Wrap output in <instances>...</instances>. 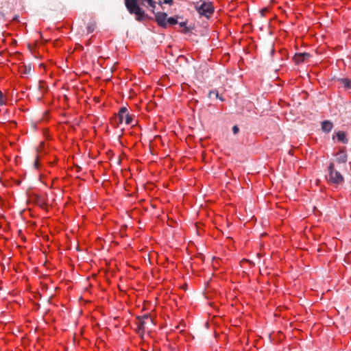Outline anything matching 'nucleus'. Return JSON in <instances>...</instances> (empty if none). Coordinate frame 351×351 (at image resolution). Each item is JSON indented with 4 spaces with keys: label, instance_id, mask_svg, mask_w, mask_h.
<instances>
[{
    "label": "nucleus",
    "instance_id": "nucleus-13",
    "mask_svg": "<svg viewBox=\"0 0 351 351\" xmlns=\"http://www.w3.org/2000/svg\"><path fill=\"white\" fill-rule=\"evenodd\" d=\"M337 138L339 141L342 142L343 143H348V138L346 136V134L343 132L339 131L336 133Z\"/></svg>",
    "mask_w": 351,
    "mask_h": 351
},
{
    "label": "nucleus",
    "instance_id": "nucleus-16",
    "mask_svg": "<svg viewBox=\"0 0 351 351\" xmlns=\"http://www.w3.org/2000/svg\"><path fill=\"white\" fill-rule=\"evenodd\" d=\"M5 104V100L3 96V94L1 91H0V106H3Z\"/></svg>",
    "mask_w": 351,
    "mask_h": 351
},
{
    "label": "nucleus",
    "instance_id": "nucleus-3",
    "mask_svg": "<svg viewBox=\"0 0 351 351\" xmlns=\"http://www.w3.org/2000/svg\"><path fill=\"white\" fill-rule=\"evenodd\" d=\"M328 180L336 184H342L344 181L343 177L340 172L335 169L333 163H330L328 167Z\"/></svg>",
    "mask_w": 351,
    "mask_h": 351
},
{
    "label": "nucleus",
    "instance_id": "nucleus-5",
    "mask_svg": "<svg viewBox=\"0 0 351 351\" xmlns=\"http://www.w3.org/2000/svg\"><path fill=\"white\" fill-rule=\"evenodd\" d=\"M116 119H118V123L125 122L126 125H130L132 121V118L128 114L126 107L121 108L118 113V117Z\"/></svg>",
    "mask_w": 351,
    "mask_h": 351
},
{
    "label": "nucleus",
    "instance_id": "nucleus-1",
    "mask_svg": "<svg viewBox=\"0 0 351 351\" xmlns=\"http://www.w3.org/2000/svg\"><path fill=\"white\" fill-rule=\"evenodd\" d=\"M143 2H147L149 7L154 9L156 3L153 0H142ZM125 5L130 14L136 15V19L138 21H141L145 16V12L140 8L137 3V0H125Z\"/></svg>",
    "mask_w": 351,
    "mask_h": 351
},
{
    "label": "nucleus",
    "instance_id": "nucleus-15",
    "mask_svg": "<svg viewBox=\"0 0 351 351\" xmlns=\"http://www.w3.org/2000/svg\"><path fill=\"white\" fill-rule=\"evenodd\" d=\"M169 23L171 25H176L178 23V21L176 19L173 18V17H169L167 21V23Z\"/></svg>",
    "mask_w": 351,
    "mask_h": 351
},
{
    "label": "nucleus",
    "instance_id": "nucleus-19",
    "mask_svg": "<svg viewBox=\"0 0 351 351\" xmlns=\"http://www.w3.org/2000/svg\"><path fill=\"white\" fill-rule=\"evenodd\" d=\"M24 69H25L23 71L24 73H26V74L29 73L31 71V66H24Z\"/></svg>",
    "mask_w": 351,
    "mask_h": 351
},
{
    "label": "nucleus",
    "instance_id": "nucleus-4",
    "mask_svg": "<svg viewBox=\"0 0 351 351\" xmlns=\"http://www.w3.org/2000/svg\"><path fill=\"white\" fill-rule=\"evenodd\" d=\"M154 326L152 317L148 315L145 314L141 317L138 318V328L137 329H146Z\"/></svg>",
    "mask_w": 351,
    "mask_h": 351
},
{
    "label": "nucleus",
    "instance_id": "nucleus-29",
    "mask_svg": "<svg viewBox=\"0 0 351 351\" xmlns=\"http://www.w3.org/2000/svg\"><path fill=\"white\" fill-rule=\"evenodd\" d=\"M214 335H215V337H217V335L215 331L214 332Z\"/></svg>",
    "mask_w": 351,
    "mask_h": 351
},
{
    "label": "nucleus",
    "instance_id": "nucleus-12",
    "mask_svg": "<svg viewBox=\"0 0 351 351\" xmlns=\"http://www.w3.org/2000/svg\"><path fill=\"white\" fill-rule=\"evenodd\" d=\"M137 333L138 334L139 337L143 340L145 341L146 338L149 337H152V330H147V332H145V330H137Z\"/></svg>",
    "mask_w": 351,
    "mask_h": 351
},
{
    "label": "nucleus",
    "instance_id": "nucleus-6",
    "mask_svg": "<svg viewBox=\"0 0 351 351\" xmlns=\"http://www.w3.org/2000/svg\"><path fill=\"white\" fill-rule=\"evenodd\" d=\"M167 14L165 12H157L155 14L156 21L158 24L162 27L167 26Z\"/></svg>",
    "mask_w": 351,
    "mask_h": 351
},
{
    "label": "nucleus",
    "instance_id": "nucleus-26",
    "mask_svg": "<svg viewBox=\"0 0 351 351\" xmlns=\"http://www.w3.org/2000/svg\"><path fill=\"white\" fill-rule=\"evenodd\" d=\"M265 12H267V9H263V10H262L261 11V12L262 15H263V14H264Z\"/></svg>",
    "mask_w": 351,
    "mask_h": 351
},
{
    "label": "nucleus",
    "instance_id": "nucleus-10",
    "mask_svg": "<svg viewBox=\"0 0 351 351\" xmlns=\"http://www.w3.org/2000/svg\"><path fill=\"white\" fill-rule=\"evenodd\" d=\"M337 162L339 163H345L347 161V154L343 151H340L337 155Z\"/></svg>",
    "mask_w": 351,
    "mask_h": 351
},
{
    "label": "nucleus",
    "instance_id": "nucleus-8",
    "mask_svg": "<svg viewBox=\"0 0 351 351\" xmlns=\"http://www.w3.org/2000/svg\"><path fill=\"white\" fill-rule=\"evenodd\" d=\"M337 82L346 89L351 88V80L348 78H339Z\"/></svg>",
    "mask_w": 351,
    "mask_h": 351
},
{
    "label": "nucleus",
    "instance_id": "nucleus-18",
    "mask_svg": "<svg viewBox=\"0 0 351 351\" xmlns=\"http://www.w3.org/2000/svg\"><path fill=\"white\" fill-rule=\"evenodd\" d=\"M180 326H182V327H187L188 326L186 325V323L185 321L184 320H181L180 322V324L179 325H177L175 327L176 328H179Z\"/></svg>",
    "mask_w": 351,
    "mask_h": 351
},
{
    "label": "nucleus",
    "instance_id": "nucleus-24",
    "mask_svg": "<svg viewBox=\"0 0 351 351\" xmlns=\"http://www.w3.org/2000/svg\"><path fill=\"white\" fill-rule=\"evenodd\" d=\"M211 324H212V323L206 322V323H205V327H206V328L211 327Z\"/></svg>",
    "mask_w": 351,
    "mask_h": 351
},
{
    "label": "nucleus",
    "instance_id": "nucleus-9",
    "mask_svg": "<svg viewBox=\"0 0 351 351\" xmlns=\"http://www.w3.org/2000/svg\"><path fill=\"white\" fill-rule=\"evenodd\" d=\"M333 124L330 121H324L322 123V129L325 132H329L332 130Z\"/></svg>",
    "mask_w": 351,
    "mask_h": 351
},
{
    "label": "nucleus",
    "instance_id": "nucleus-11",
    "mask_svg": "<svg viewBox=\"0 0 351 351\" xmlns=\"http://www.w3.org/2000/svg\"><path fill=\"white\" fill-rule=\"evenodd\" d=\"M44 146V143L43 142H41L40 143V145L39 147H36V152L38 153V155L36 156V158L34 162V167L35 169H38V159H39V157H40V154L41 152V149Z\"/></svg>",
    "mask_w": 351,
    "mask_h": 351
},
{
    "label": "nucleus",
    "instance_id": "nucleus-2",
    "mask_svg": "<svg viewBox=\"0 0 351 351\" xmlns=\"http://www.w3.org/2000/svg\"><path fill=\"white\" fill-rule=\"evenodd\" d=\"M195 8L199 15L209 19L214 12V7L211 2L200 0L195 3Z\"/></svg>",
    "mask_w": 351,
    "mask_h": 351
},
{
    "label": "nucleus",
    "instance_id": "nucleus-21",
    "mask_svg": "<svg viewBox=\"0 0 351 351\" xmlns=\"http://www.w3.org/2000/svg\"><path fill=\"white\" fill-rule=\"evenodd\" d=\"M93 30H94V27H91V26L88 27V33H91V32H93Z\"/></svg>",
    "mask_w": 351,
    "mask_h": 351
},
{
    "label": "nucleus",
    "instance_id": "nucleus-25",
    "mask_svg": "<svg viewBox=\"0 0 351 351\" xmlns=\"http://www.w3.org/2000/svg\"><path fill=\"white\" fill-rule=\"evenodd\" d=\"M277 335H279V339H281V335H282V332L280 330L278 331L277 332Z\"/></svg>",
    "mask_w": 351,
    "mask_h": 351
},
{
    "label": "nucleus",
    "instance_id": "nucleus-28",
    "mask_svg": "<svg viewBox=\"0 0 351 351\" xmlns=\"http://www.w3.org/2000/svg\"><path fill=\"white\" fill-rule=\"evenodd\" d=\"M80 335H83V330H80Z\"/></svg>",
    "mask_w": 351,
    "mask_h": 351
},
{
    "label": "nucleus",
    "instance_id": "nucleus-7",
    "mask_svg": "<svg viewBox=\"0 0 351 351\" xmlns=\"http://www.w3.org/2000/svg\"><path fill=\"white\" fill-rule=\"evenodd\" d=\"M310 57V54L308 53H298L293 56L294 61L296 64H299L304 62Z\"/></svg>",
    "mask_w": 351,
    "mask_h": 351
},
{
    "label": "nucleus",
    "instance_id": "nucleus-14",
    "mask_svg": "<svg viewBox=\"0 0 351 351\" xmlns=\"http://www.w3.org/2000/svg\"><path fill=\"white\" fill-rule=\"evenodd\" d=\"M208 96L210 99L215 97L219 98L220 100L223 101V99L221 97H219V93L216 90L210 91Z\"/></svg>",
    "mask_w": 351,
    "mask_h": 351
},
{
    "label": "nucleus",
    "instance_id": "nucleus-22",
    "mask_svg": "<svg viewBox=\"0 0 351 351\" xmlns=\"http://www.w3.org/2000/svg\"><path fill=\"white\" fill-rule=\"evenodd\" d=\"M268 335H269V337L271 340H274V337H273V335H274V332H273L269 333Z\"/></svg>",
    "mask_w": 351,
    "mask_h": 351
},
{
    "label": "nucleus",
    "instance_id": "nucleus-27",
    "mask_svg": "<svg viewBox=\"0 0 351 351\" xmlns=\"http://www.w3.org/2000/svg\"><path fill=\"white\" fill-rule=\"evenodd\" d=\"M184 332H185V330H180V332H181V333H184Z\"/></svg>",
    "mask_w": 351,
    "mask_h": 351
},
{
    "label": "nucleus",
    "instance_id": "nucleus-17",
    "mask_svg": "<svg viewBox=\"0 0 351 351\" xmlns=\"http://www.w3.org/2000/svg\"><path fill=\"white\" fill-rule=\"evenodd\" d=\"M179 25L180 27H184V33H187L189 32V29L186 26V22H181L179 23Z\"/></svg>",
    "mask_w": 351,
    "mask_h": 351
},
{
    "label": "nucleus",
    "instance_id": "nucleus-23",
    "mask_svg": "<svg viewBox=\"0 0 351 351\" xmlns=\"http://www.w3.org/2000/svg\"><path fill=\"white\" fill-rule=\"evenodd\" d=\"M172 2H173V0H165V1H163V3H166V4H167V3H168V4H171V3H172Z\"/></svg>",
    "mask_w": 351,
    "mask_h": 351
},
{
    "label": "nucleus",
    "instance_id": "nucleus-20",
    "mask_svg": "<svg viewBox=\"0 0 351 351\" xmlns=\"http://www.w3.org/2000/svg\"><path fill=\"white\" fill-rule=\"evenodd\" d=\"M239 131V129L237 125H234L232 128V132L234 134H237Z\"/></svg>",
    "mask_w": 351,
    "mask_h": 351
}]
</instances>
